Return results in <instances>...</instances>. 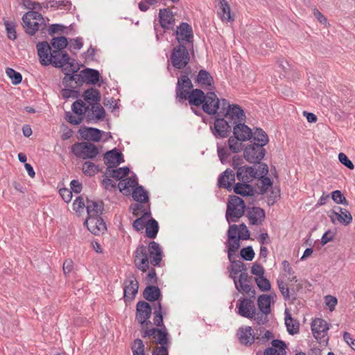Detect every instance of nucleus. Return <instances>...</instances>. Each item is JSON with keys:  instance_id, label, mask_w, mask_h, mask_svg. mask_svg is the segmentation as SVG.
<instances>
[{"instance_id": "obj_1", "label": "nucleus", "mask_w": 355, "mask_h": 355, "mask_svg": "<svg viewBox=\"0 0 355 355\" xmlns=\"http://www.w3.org/2000/svg\"><path fill=\"white\" fill-rule=\"evenodd\" d=\"M162 257L163 252L159 244L153 241L148 243V246L138 245L134 252V263L143 272L149 270L146 279L149 283L156 284L158 280L156 271L154 268H150V265L160 266Z\"/></svg>"}, {"instance_id": "obj_2", "label": "nucleus", "mask_w": 355, "mask_h": 355, "mask_svg": "<svg viewBox=\"0 0 355 355\" xmlns=\"http://www.w3.org/2000/svg\"><path fill=\"white\" fill-rule=\"evenodd\" d=\"M141 325V334L144 338H151L153 344L159 345L156 346L152 354L153 355H167V350L169 348V334L168 331L164 329H159L156 327L149 328L152 322L147 319L144 323H139Z\"/></svg>"}, {"instance_id": "obj_3", "label": "nucleus", "mask_w": 355, "mask_h": 355, "mask_svg": "<svg viewBox=\"0 0 355 355\" xmlns=\"http://www.w3.org/2000/svg\"><path fill=\"white\" fill-rule=\"evenodd\" d=\"M193 87L191 79L184 76L179 83H176L175 98L180 103L188 100L191 106L202 107L205 93L200 89H193Z\"/></svg>"}, {"instance_id": "obj_4", "label": "nucleus", "mask_w": 355, "mask_h": 355, "mask_svg": "<svg viewBox=\"0 0 355 355\" xmlns=\"http://www.w3.org/2000/svg\"><path fill=\"white\" fill-rule=\"evenodd\" d=\"M233 135L227 140L229 148L233 153L240 152L243 148L242 142L251 139L253 136L252 130L244 122L234 125Z\"/></svg>"}, {"instance_id": "obj_5", "label": "nucleus", "mask_w": 355, "mask_h": 355, "mask_svg": "<svg viewBox=\"0 0 355 355\" xmlns=\"http://www.w3.org/2000/svg\"><path fill=\"white\" fill-rule=\"evenodd\" d=\"M189 51L193 52V46L178 44L172 50L171 62L173 67L178 69L186 67L190 62Z\"/></svg>"}, {"instance_id": "obj_6", "label": "nucleus", "mask_w": 355, "mask_h": 355, "mask_svg": "<svg viewBox=\"0 0 355 355\" xmlns=\"http://www.w3.org/2000/svg\"><path fill=\"white\" fill-rule=\"evenodd\" d=\"M245 204L244 200L237 196H230L227 205L225 213L226 219L231 218L232 222H236L237 219L245 214Z\"/></svg>"}, {"instance_id": "obj_7", "label": "nucleus", "mask_w": 355, "mask_h": 355, "mask_svg": "<svg viewBox=\"0 0 355 355\" xmlns=\"http://www.w3.org/2000/svg\"><path fill=\"white\" fill-rule=\"evenodd\" d=\"M71 152L76 157L83 159H94L99 154L98 147L89 141L75 143L71 146Z\"/></svg>"}, {"instance_id": "obj_8", "label": "nucleus", "mask_w": 355, "mask_h": 355, "mask_svg": "<svg viewBox=\"0 0 355 355\" xmlns=\"http://www.w3.org/2000/svg\"><path fill=\"white\" fill-rule=\"evenodd\" d=\"M175 40L179 44L189 45L190 47L193 46L194 35L193 28L191 25L187 22H182L174 33Z\"/></svg>"}, {"instance_id": "obj_9", "label": "nucleus", "mask_w": 355, "mask_h": 355, "mask_svg": "<svg viewBox=\"0 0 355 355\" xmlns=\"http://www.w3.org/2000/svg\"><path fill=\"white\" fill-rule=\"evenodd\" d=\"M329 324L322 318H315L311 322V331L314 338L320 343H327L329 338L327 331L329 329Z\"/></svg>"}, {"instance_id": "obj_10", "label": "nucleus", "mask_w": 355, "mask_h": 355, "mask_svg": "<svg viewBox=\"0 0 355 355\" xmlns=\"http://www.w3.org/2000/svg\"><path fill=\"white\" fill-rule=\"evenodd\" d=\"M232 127L234 125L232 121H229L224 117H216L214 126H211V130L216 138H227L230 136Z\"/></svg>"}, {"instance_id": "obj_11", "label": "nucleus", "mask_w": 355, "mask_h": 355, "mask_svg": "<svg viewBox=\"0 0 355 355\" xmlns=\"http://www.w3.org/2000/svg\"><path fill=\"white\" fill-rule=\"evenodd\" d=\"M266 153V150L262 145L254 143L244 148L243 157L249 163L257 164L264 157Z\"/></svg>"}, {"instance_id": "obj_12", "label": "nucleus", "mask_w": 355, "mask_h": 355, "mask_svg": "<svg viewBox=\"0 0 355 355\" xmlns=\"http://www.w3.org/2000/svg\"><path fill=\"white\" fill-rule=\"evenodd\" d=\"M36 49L40 64L42 66L52 64L55 55H54L51 44H49L47 41L39 42L36 44Z\"/></svg>"}, {"instance_id": "obj_13", "label": "nucleus", "mask_w": 355, "mask_h": 355, "mask_svg": "<svg viewBox=\"0 0 355 355\" xmlns=\"http://www.w3.org/2000/svg\"><path fill=\"white\" fill-rule=\"evenodd\" d=\"M219 98L216 93L211 90L207 92L202 105L203 112L209 115H215L217 114Z\"/></svg>"}, {"instance_id": "obj_14", "label": "nucleus", "mask_w": 355, "mask_h": 355, "mask_svg": "<svg viewBox=\"0 0 355 355\" xmlns=\"http://www.w3.org/2000/svg\"><path fill=\"white\" fill-rule=\"evenodd\" d=\"M238 314L243 318L252 319L256 307L254 301L250 298L241 297L237 301Z\"/></svg>"}, {"instance_id": "obj_15", "label": "nucleus", "mask_w": 355, "mask_h": 355, "mask_svg": "<svg viewBox=\"0 0 355 355\" xmlns=\"http://www.w3.org/2000/svg\"><path fill=\"white\" fill-rule=\"evenodd\" d=\"M241 173L240 171L237 173V179L241 182H237L234 184L233 187L234 192L243 197L253 196L255 190L252 185L248 184L249 180L244 178Z\"/></svg>"}, {"instance_id": "obj_16", "label": "nucleus", "mask_w": 355, "mask_h": 355, "mask_svg": "<svg viewBox=\"0 0 355 355\" xmlns=\"http://www.w3.org/2000/svg\"><path fill=\"white\" fill-rule=\"evenodd\" d=\"M328 216L334 224L338 220L340 224L347 225L352 221V216L350 212L346 209L340 207L331 210Z\"/></svg>"}, {"instance_id": "obj_17", "label": "nucleus", "mask_w": 355, "mask_h": 355, "mask_svg": "<svg viewBox=\"0 0 355 355\" xmlns=\"http://www.w3.org/2000/svg\"><path fill=\"white\" fill-rule=\"evenodd\" d=\"M132 279H126L124 282L123 299L125 303L132 302L138 293L139 282L136 277Z\"/></svg>"}, {"instance_id": "obj_18", "label": "nucleus", "mask_w": 355, "mask_h": 355, "mask_svg": "<svg viewBox=\"0 0 355 355\" xmlns=\"http://www.w3.org/2000/svg\"><path fill=\"white\" fill-rule=\"evenodd\" d=\"M103 159L105 164L109 166V168H115L124 162L123 155L116 148L107 151L103 155Z\"/></svg>"}, {"instance_id": "obj_19", "label": "nucleus", "mask_w": 355, "mask_h": 355, "mask_svg": "<svg viewBox=\"0 0 355 355\" xmlns=\"http://www.w3.org/2000/svg\"><path fill=\"white\" fill-rule=\"evenodd\" d=\"M85 225L87 226L88 230L94 235L103 234L107 229L105 223L101 216L87 218L85 221Z\"/></svg>"}, {"instance_id": "obj_20", "label": "nucleus", "mask_w": 355, "mask_h": 355, "mask_svg": "<svg viewBox=\"0 0 355 355\" xmlns=\"http://www.w3.org/2000/svg\"><path fill=\"white\" fill-rule=\"evenodd\" d=\"M152 315L151 305L145 301H139L136 305L135 318L139 323H144Z\"/></svg>"}, {"instance_id": "obj_21", "label": "nucleus", "mask_w": 355, "mask_h": 355, "mask_svg": "<svg viewBox=\"0 0 355 355\" xmlns=\"http://www.w3.org/2000/svg\"><path fill=\"white\" fill-rule=\"evenodd\" d=\"M225 118L229 121H232L233 125H235L238 123L244 122L245 120V115L241 106L234 104L232 105L230 109L227 111Z\"/></svg>"}, {"instance_id": "obj_22", "label": "nucleus", "mask_w": 355, "mask_h": 355, "mask_svg": "<svg viewBox=\"0 0 355 355\" xmlns=\"http://www.w3.org/2000/svg\"><path fill=\"white\" fill-rule=\"evenodd\" d=\"M195 83L202 89L212 90L214 88V78L210 73L205 69H200L195 78Z\"/></svg>"}, {"instance_id": "obj_23", "label": "nucleus", "mask_w": 355, "mask_h": 355, "mask_svg": "<svg viewBox=\"0 0 355 355\" xmlns=\"http://www.w3.org/2000/svg\"><path fill=\"white\" fill-rule=\"evenodd\" d=\"M235 182V173L232 169L227 168L222 173L218 179V186L220 188H225L231 191L232 184Z\"/></svg>"}, {"instance_id": "obj_24", "label": "nucleus", "mask_w": 355, "mask_h": 355, "mask_svg": "<svg viewBox=\"0 0 355 355\" xmlns=\"http://www.w3.org/2000/svg\"><path fill=\"white\" fill-rule=\"evenodd\" d=\"M87 218H91L101 216L104 210V203L102 200L94 201L87 198L86 205Z\"/></svg>"}, {"instance_id": "obj_25", "label": "nucleus", "mask_w": 355, "mask_h": 355, "mask_svg": "<svg viewBox=\"0 0 355 355\" xmlns=\"http://www.w3.org/2000/svg\"><path fill=\"white\" fill-rule=\"evenodd\" d=\"M159 23L164 29H171L175 24V17L168 8L160 9L159 12Z\"/></svg>"}, {"instance_id": "obj_26", "label": "nucleus", "mask_w": 355, "mask_h": 355, "mask_svg": "<svg viewBox=\"0 0 355 355\" xmlns=\"http://www.w3.org/2000/svg\"><path fill=\"white\" fill-rule=\"evenodd\" d=\"M250 224L252 225H261L266 218V213L263 209L259 207H252L251 211L247 215Z\"/></svg>"}, {"instance_id": "obj_27", "label": "nucleus", "mask_w": 355, "mask_h": 355, "mask_svg": "<svg viewBox=\"0 0 355 355\" xmlns=\"http://www.w3.org/2000/svg\"><path fill=\"white\" fill-rule=\"evenodd\" d=\"M143 297L148 302L159 301L162 297V293L159 287L155 284L148 285L143 291Z\"/></svg>"}, {"instance_id": "obj_28", "label": "nucleus", "mask_w": 355, "mask_h": 355, "mask_svg": "<svg viewBox=\"0 0 355 355\" xmlns=\"http://www.w3.org/2000/svg\"><path fill=\"white\" fill-rule=\"evenodd\" d=\"M69 44L68 40L64 36L55 37L51 40V45L54 53V55L55 57H59L60 55L61 51H64L65 48Z\"/></svg>"}, {"instance_id": "obj_29", "label": "nucleus", "mask_w": 355, "mask_h": 355, "mask_svg": "<svg viewBox=\"0 0 355 355\" xmlns=\"http://www.w3.org/2000/svg\"><path fill=\"white\" fill-rule=\"evenodd\" d=\"M252 329L251 327H246L245 328L241 327L239 329V340L241 343L245 345H251L254 340V336L252 334Z\"/></svg>"}, {"instance_id": "obj_30", "label": "nucleus", "mask_w": 355, "mask_h": 355, "mask_svg": "<svg viewBox=\"0 0 355 355\" xmlns=\"http://www.w3.org/2000/svg\"><path fill=\"white\" fill-rule=\"evenodd\" d=\"M82 75L85 78V83L96 85L100 80V73L98 70L92 68H85L82 70Z\"/></svg>"}, {"instance_id": "obj_31", "label": "nucleus", "mask_w": 355, "mask_h": 355, "mask_svg": "<svg viewBox=\"0 0 355 355\" xmlns=\"http://www.w3.org/2000/svg\"><path fill=\"white\" fill-rule=\"evenodd\" d=\"M270 295L262 294L258 297L257 305L260 311L263 313L270 314L271 313V300Z\"/></svg>"}, {"instance_id": "obj_32", "label": "nucleus", "mask_w": 355, "mask_h": 355, "mask_svg": "<svg viewBox=\"0 0 355 355\" xmlns=\"http://www.w3.org/2000/svg\"><path fill=\"white\" fill-rule=\"evenodd\" d=\"M83 97L86 102L91 105L93 102L95 103L94 104H96L101 101L100 92L94 87L86 89L83 94Z\"/></svg>"}, {"instance_id": "obj_33", "label": "nucleus", "mask_w": 355, "mask_h": 355, "mask_svg": "<svg viewBox=\"0 0 355 355\" xmlns=\"http://www.w3.org/2000/svg\"><path fill=\"white\" fill-rule=\"evenodd\" d=\"M146 236L149 239H155L156 238L157 233L159 232V224L157 221L153 218H150L146 222Z\"/></svg>"}, {"instance_id": "obj_34", "label": "nucleus", "mask_w": 355, "mask_h": 355, "mask_svg": "<svg viewBox=\"0 0 355 355\" xmlns=\"http://www.w3.org/2000/svg\"><path fill=\"white\" fill-rule=\"evenodd\" d=\"M132 198L134 200L139 203H146L149 201L148 192L144 189L143 186H137L133 190Z\"/></svg>"}, {"instance_id": "obj_35", "label": "nucleus", "mask_w": 355, "mask_h": 355, "mask_svg": "<svg viewBox=\"0 0 355 355\" xmlns=\"http://www.w3.org/2000/svg\"><path fill=\"white\" fill-rule=\"evenodd\" d=\"M220 11L218 14L220 15L222 20L223 21H233L234 19L232 17L230 14V7L225 0H219Z\"/></svg>"}, {"instance_id": "obj_36", "label": "nucleus", "mask_w": 355, "mask_h": 355, "mask_svg": "<svg viewBox=\"0 0 355 355\" xmlns=\"http://www.w3.org/2000/svg\"><path fill=\"white\" fill-rule=\"evenodd\" d=\"M252 138L254 139V141H257V144H258V145H262V146L263 147L268 143L269 139L268 135L261 128H254V131L252 132Z\"/></svg>"}, {"instance_id": "obj_37", "label": "nucleus", "mask_w": 355, "mask_h": 355, "mask_svg": "<svg viewBox=\"0 0 355 355\" xmlns=\"http://www.w3.org/2000/svg\"><path fill=\"white\" fill-rule=\"evenodd\" d=\"M241 172V175L244 178H247L249 180V182L251 181L252 178H257V170H256L252 166H244L241 168H239L236 171V173L238 172Z\"/></svg>"}, {"instance_id": "obj_38", "label": "nucleus", "mask_w": 355, "mask_h": 355, "mask_svg": "<svg viewBox=\"0 0 355 355\" xmlns=\"http://www.w3.org/2000/svg\"><path fill=\"white\" fill-rule=\"evenodd\" d=\"M70 60L71 58L68 53L65 51H61L60 55L53 58L52 65L54 67H60L69 63Z\"/></svg>"}, {"instance_id": "obj_39", "label": "nucleus", "mask_w": 355, "mask_h": 355, "mask_svg": "<svg viewBox=\"0 0 355 355\" xmlns=\"http://www.w3.org/2000/svg\"><path fill=\"white\" fill-rule=\"evenodd\" d=\"M130 170L128 166L112 169V171H110V178H112L116 180H121L123 178L127 177L130 173Z\"/></svg>"}, {"instance_id": "obj_40", "label": "nucleus", "mask_w": 355, "mask_h": 355, "mask_svg": "<svg viewBox=\"0 0 355 355\" xmlns=\"http://www.w3.org/2000/svg\"><path fill=\"white\" fill-rule=\"evenodd\" d=\"M83 171L86 175L93 176L100 171V169L98 165L92 162L87 161L83 164Z\"/></svg>"}, {"instance_id": "obj_41", "label": "nucleus", "mask_w": 355, "mask_h": 355, "mask_svg": "<svg viewBox=\"0 0 355 355\" xmlns=\"http://www.w3.org/2000/svg\"><path fill=\"white\" fill-rule=\"evenodd\" d=\"M90 110L93 114H94L96 121H103L105 119V109L99 103L96 104H92Z\"/></svg>"}, {"instance_id": "obj_42", "label": "nucleus", "mask_w": 355, "mask_h": 355, "mask_svg": "<svg viewBox=\"0 0 355 355\" xmlns=\"http://www.w3.org/2000/svg\"><path fill=\"white\" fill-rule=\"evenodd\" d=\"M280 198V189L277 187H271L270 194L267 196V204L268 206H272Z\"/></svg>"}, {"instance_id": "obj_43", "label": "nucleus", "mask_w": 355, "mask_h": 355, "mask_svg": "<svg viewBox=\"0 0 355 355\" xmlns=\"http://www.w3.org/2000/svg\"><path fill=\"white\" fill-rule=\"evenodd\" d=\"M254 281L261 291H268L271 288L270 281L263 275L254 278Z\"/></svg>"}, {"instance_id": "obj_44", "label": "nucleus", "mask_w": 355, "mask_h": 355, "mask_svg": "<svg viewBox=\"0 0 355 355\" xmlns=\"http://www.w3.org/2000/svg\"><path fill=\"white\" fill-rule=\"evenodd\" d=\"M6 74L11 79L13 85H19L22 81V76L20 73L16 71L15 69L8 67L6 69Z\"/></svg>"}, {"instance_id": "obj_45", "label": "nucleus", "mask_w": 355, "mask_h": 355, "mask_svg": "<svg viewBox=\"0 0 355 355\" xmlns=\"http://www.w3.org/2000/svg\"><path fill=\"white\" fill-rule=\"evenodd\" d=\"M133 355H144L145 346L143 341L140 338L135 340L131 347Z\"/></svg>"}, {"instance_id": "obj_46", "label": "nucleus", "mask_w": 355, "mask_h": 355, "mask_svg": "<svg viewBox=\"0 0 355 355\" xmlns=\"http://www.w3.org/2000/svg\"><path fill=\"white\" fill-rule=\"evenodd\" d=\"M232 107V105L230 104L227 100L225 98L219 99V106L218 110L217 112V117L219 116H225L226 112L230 107Z\"/></svg>"}, {"instance_id": "obj_47", "label": "nucleus", "mask_w": 355, "mask_h": 355, "mask_svg": "<svg viewBox=\"0 0 355 355\" xmlns=\"http://www.w3.org/2000/svg\"><path fill=\"white\" fill-rule=\"evenodd\" d=\"M4 26L7 31L8 37L10 40H15L17 38L15 24L12 21L4 20Z\"/></svg>"}, {"instance_id": "obj_48", "label": "nucleus", "mask_w": 355, "mask_h": 355, "mask_svg": "<svg viewBox=\"0 0 355 355\" xmlns=\"http://www.w3.org/2000/svg\"><path fill=\"white\" fill-rule=\"evenodd\" d=\"M257 178L261 180L262 184L260 188L259 194L263 195L267 192L268 187H272V182L270 178L265 175L258 176Z\"/></svg>"}, {"instance_id": "obj_49", "label": "nucleus", "mask_w": 355, "mask_h": 355, "mask_svg": "<svg viewBox=\"0 0 355 355\" xmlns=\"http://www.w3.org/2000/svg\"><path fill=\"white\" fill-rule=\"evenodd\" d=\"M86 130L87 132H89V140L94 142H98L101 139L103 131L101 130L92 127H89Z\"/></svg>"}, {"instance_id": "obj_50", "label": "nucleus", "mask_w": 355, "mask_h": 355, "mask_svg": "<svg viewBox=\"0 0 355 355\" xmlns=\"http://www.w3.org/2000/svg\"><path fill=\"white\" fill-rule=\"evenodd\" d=\"M242 261L240 260H236V261L232 262L231 266L228 268L230 271V277L232 279L236 278L238 274L241 271V266L243 267Z\"/></svg>"}, {"instance_id": "obj_51", "label": "nucleus", "mask_w": 355, "mask_h": 355, "mask_svg": "<svg viewBox=\"0 0 355 355\" xmlns=\"http://www.w3.org/2000/svg\"><path fill=\"white\" fill-rule=\"evenodd\" d=\"M279 289L285 300H292L291 291L288 285L282 281L277 280Z\"/></svg>"}, {"instance_id": "obj_52", "label": "nucleus", "mask_w": 355, "mask_h": 355, "mask_svg": "<svg viewBox=\"0 0 355 355\" xmlns=\"http://www.w3.org/2000/svg\"><path fill=\"white\" fill-rule=\"evenodd\" d=\"M254 252L252 246L243 248L240 251L241 258L245 261H252L254 257Z\"/></svg>"}, {"instance_id": "obj_53", "label": "nucleus", "mask_w": 355, "mask_h": 355, "mask_svg": "<svg viewBox=\"0 0 355 355\" xmlns=\"http://www.w3.org/2000/svg\"><path fill=\"white\" fill-rule=\"evenodd\" d=\"M269 314L263 313L260 311L257 312L254 311V315H253L252 319L256 322L258 325H263L268 322V315Z\"/></svg>"}, {"instance_id": "obj_54", "label": "nucleus", "mask_w": 355, "mask_h": 355, "mask_svg": "<svg viewBox=\"0 0 355 355\" xmlns=\"http://www.w3.org/2000/svg\"><path fill=\"white\" fill-rule=\"evenodd\" d=\"M331 198L337 204H342L346 206L349 205L348 201L339 190H336L331 193Z\"/></svg>"}, {"instance_id": "obj_55", "label": "nucleus", "mask_w": 355, "mask_h": 355, "mask_svg": "<svg viewBox=\"0 0 355 355\" xmlns=\"http://www.w3.org/2000/svg\"><path fill=\"white\" fill-rule=\"evenodd\" d=\"M80 69V67H78L77 69H69V71H71V73H65V76L63 78V85L65 87H69V83L71 81H73L76 78V73H78V71Z\"/></svg>"}, {"instance_id": "obj_56", "label": "nucleus", "mask_w": 355, "mask_h": 355, "mask_svg": "<svg viewBox=\"0 0 355 355\" xmlns=\"http://www.w3.org/2000/svg\"><path fill=\"white\" fill-rule=\"evenodd\" d=\"M164 313H158L157 311L153 312V324L156 326V328L164 329L168 331L166 326L164 324Z\"/></svg>"}, {"instance_id": "obj_57", "label": "nucleus", "mask_w": 355, "mask_h": 355, "mask_svg": "<svg viewBox=\"0 0 355 355\" xmlns=\"http://www.w3.org/2000/svg\"><path fill=\"white\" fill-rule=\"evenodd\" d=\"M252 280V277L249 276L248 272L240 274L239 279L236 277L233 279L235 287L241 286V284H251Z\"/></svg>"}, {"instance_id": "obj_58", "label": "nucleus", "mask_w": 355, "mask_h": 355, "mask_svg": "<svg viewBox=\"0 0 355 355\" xmlns=\"http://www.w3.org/2000/svg\"><path fill=\"white\" fill-rule=\"evenodd\" d=\"M61 94L64 99L69 98H78L80 96V92L76 89L64 88L61 90Z\"/></svg>"}, {"instance_id": "obj_59", "label": "nucleus", "mask_w": 355, "mask_h": 355, "mask_svg": "<svg viewBox=\"0 0 355 355\" xmlns=\"http://www.w3.org/2000/svg\"><path fill=\"white\" fill-rule=\"evenodd\" d=\"M217 153H218V157L223 164H225V163H227L229 162L228 159L230 157L231 153L229 152V150L227 149H226L224 147L218 146Z\"/></svg>"}, {"instance_id": "obj_60", "label": "nucleus", "mask_w": 355, "mask_h": 355, "mask_svg": "<svg viewBox=\"0 0 355 355\" xmlns=\"http://www.w3.org/2000/svg\"><path fill=\"white\" fill-rule=\"evenodd\" d=\"M22 21H23L22 25L25 30V32L31 36L35 35L36 33V29H34L33 28V22L31 21V19H25L24 15L22 17Z\"/></svg>"}, {"instance_id": "obj_61", "label": "nucleus", "mask_w": 355, "mask_h": 355, "mask_svg": "<svg viewBox=\"0 0 355 355\" xmlns=\"http://www.w3.org/2000/svg\"><path fill=\"white\" fill-rule=\"evenodd\" d=\"M85 103L80 99H78L73 103L71 110L73 112L79 116H83V107H85Z\"/></svg>"}, {"instance_id": "obj_62", "label": "nucleus", "mask_w": 355, "mask_h": 355, "mask_svg": "<svg viewBox=\"0 0 355 355\" xmlns=\"http://www.w3.org/2000/svg\"><path fill=\"white\" fill-rule=\"evenodd\" d=\"M273 348L277 349L279 352L284 353L287 355L286 349L287 348L286 344L284 341L279 339H275L271 342Z\"/></svg>"}, {"instance_id": "obj_63", "label": "nucleus", "mask_w": 355, "mask_h": 355, "mask_svg": "<svg viewBox=\"0 0 355 355\" xmlns=\"http://www.w3.org/2000/svg\"><path fill=\"white\" fill-rule=\"evenodd\" d=\"M338 160L343 165L346 166L347 168L350 170H353L354 168V164L345 153H340L338 154Z\"/></svg>"}, {"instance_id": "obj_64", "label": "nucleus", "mask_w": 355, "mask_h": 355, "mask_svg": "<svg viewBox=\"0 0 355 355\" xmlns=\"http://www.w3.org/2000/svg\"><path fill=\"white\" fill-rule=\"evenodd\" d=\"M285 324L286 326L288 332L291 335H294L299 333L300 323L297 320H294L293 322H288Z\"/></svg>"}]
</instances>
